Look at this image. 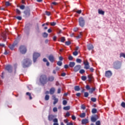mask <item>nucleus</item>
<instances>
[{"mask_svg": "<svg viewBox=\"0 0 125 125\" xmlns=\"http://www.w3.org/2000/svg\"><path fill=\"white\" fill-rule=\"evenodd\" d=\"M31 64H32V61L29 59H25L23 60L22 67L23 68H27V67H29Z\"/></svg>", "mask_w": 125, "mask_h": 125, "instance_id": "f257e3e1", "label": "nucleus"}, {"mask_svg": "<svg viewBox=\"0 0 125 125\" xmlns=\"http://www.w3.org/2000/svg\"><path fill=\"white\" fill-rule=\"evenodd\" d=\"M40 82L42 84H45L47 83V77L45 75H42L40 76Z\"/></svg>", "mask_w": 125, "mask_h": 125, "instance_id": "f03ea898", "label": "nucleus"}, {"mask_svg": "<svg viewBox=\"0 0 125 125\" xmlns=\"http://www.w3.org/2000/svg\"><path fill=\"white\" fill-rule=\"evenodd\" d=\"M121 62L117 61L114 62L113 63V68L118 70V69H121Z\"/></svg>", "mask_w": 125, "mask_h": 125, "instance_id": "7ed1b4c3", "label": "nucleus"}, {"mask_svg": "<svg viewBox=\"0 0 125 125\" xmlns=\"http://www.w3.org/2000/svg\"><path fill=\"white\" fill-rule=\"evenodd\" d=\"M19 50L21 54H25L27 52V48L24 45H21L20 46Z\"/></svg>", "mask_w": 125, "mask_h": 125, "instance_id": "20e7f679", "label": "nucleus"}, {"mask_svg": "<svg viewBox=\"0 0 125 125\" xmlns=\"http://www.w3.org/2000/svg\"><path fill=\"white\" fill-rule=\"evenodd\" d=\"M31 9L29 7H27L25 10L24 11L23 13L25 17H29L31 15Z\"/></svg>", "mask_w": 125, "mask_h": 125, "instance_id": "39448f33", "label": "nucleus"}, {"mask_svg": "<svg viewBox=\"0 0 125 125\" xmlns=\"http://www.w3.org/2000/svg\"><path fill=\"white\" fill-rule=\"evenodd\" d=\"M79 25L81 27H83L84 26V20L82 17L79 19Z\"/></svg>", "mask_w": 125, "mask_h": 125, "instance_id": "423d86ee", "label": "nucleus"}, {"mask_svg": "<svg viewBox=\"0 0 125 125\" xmlns=\"http://www.w3.org/2000/svg\"><path fill=\"white\" fill-rule=\"evenodd\" d=\"M41 56V55L39 53H34L33 54V62L35 63L37 62V60L39 57Z\"/></svg>", "mask_w": 125, "mask_h": 125, "instance_id": "0eeeda50", "label": "nucleus"}, {"mask_svg": "<svg viewBox=\"0 0 125 125\" xmlns=\"http://www.w3.org/2000/svg\"><path fill=\"white\" fill-rule=\"evenodd\" d=\"M99 118L98 117V115L95 114L93 115L91 117V121L92 122V123H95Z\"/></svg>", "mask_w": 125, "mask_h": 125, "instance_id": "6e6552de", "label": "nucleus"}, {"mask_svg": "<svg viewBox=\"0 0 125 125\" xmlns=\"http://www.w3.org/2000/svg\"><path fill=\"white\" fill-rule=\"evenodd\" d=\"M82 68V66L80 64L76 65L73 68L74 72H75L76 73L77 72H79L81 70Z\"/></svg>", "mask_w": 125, "mask_h": 125, "instance_id": "1a4fd4ad", "label": "nucleus"}, {"mask_svg": "<svg viewBox=\"0 0 125 125\" xmlns=\"http://www.w3.org/2000/svg\"><path fill=\"white\" fill-rule=\"evenodd\" d=\"M48 59L51 63H53L55 61V58H54V56L52 54L50 55L48 57Z\"/></svg>", "mask_w": 125, "mask_h": 125, "instance_id": "9d476101", "label": "nucleus"}, {"mask_svg": "<svg viewBox=\"0 0 125 125\" xmlns=\"http://www.w3.org/2000/svg\"><path fill=\"white\" fill-rule=\"evenodd\" d=\"M5 70L8 72V73H12V66L10 65L6 66Z\"/></svg>", "mask_w": 125, "mask_h": 125, "instance_id": "9b49d317", "label": "nucleus"}, {"mask_svg": "<svg viewBox=\"0 0 125 125\" xmlns=\"http://www.w3.org/2000/svg\"><path fill=\"white\" fill-rule=\"evenodd\" d=\"M105 76L106 77V78H110L112 76V72L111 71L108 70L107 71L105 72Z\"/></svg>", "mask_w": 125, "mask_h": 125, "instance_id": "f8f14e48", "label": "nucleus"}, {"mask_svg": "<svg viewBox=\"0 0 125 125\" xmlns=\"http://www.w3.org/2000/svg\"><path fill=\"white\" fill-rule=\"evenodd\" d=\"M54 117V115L52 114L49 115L48 116V120L49 122H51L52 121H53Z\"/></svg>", "mask_w": 125, "mask_h": 125, "instance_id": "ddd939ff", "label": "nucleus"}, {"mask_svg": "<svg viewBox=\"0 0 125 125\" xmlns=\"http://www.w3.org/2000/svg\"><path fill=\"white\" fill-rule=\"evenodd\" d=\"M88 124V120L87 119H83L82 121V125H86Z\"/></svg>", "mask_w": 125, "mask_h": 125, "instance_id": "4468645a", "label": "nucleus"}, {"mask_svg": "<svg viewBox=\"0 0 125 125\" xmlns=\"http://www.w3.org/2000/svg\"><path fill=\"white\" fill-rule=\"evenodd\" d=\"M53 100L54 101L53 102V104L54 105H55L56 103H58V99L56 98L55 96H53Z\"/></svg>", "mask_w": 125, "mask_h": 125, "instance_id": "2eb2a0df", "label": "nucleus"}, {"mask_svg": "<svg viewBox=\"0 0 125 125\" xmlns=\"http://www.w3.org/2000/svg\"><path fill=\"white\" fill-rule=\"evenodd\" d=\"M75 65L76 63H75V62H70L69 63V66L70 67V68H74Z\"/></svg>", "mask_w": 125, "mask_h": 125, "instance_id": "dca6fc26", "label": "nucleus"}, {"mask_svg": "<svg viewBox=\"0 0 125 125\" xmlns=\"http://www.w3.org/2000/svg\"><path fill=\"white\" fill-rule=\"evenodd\" d=\"M87 47L88 50H91L93 49V48H94L93 45L91 44H89L87 45Z\"/></svg>", "mask_w": 125, "mask_h": 125, "instance_id": "f3484780", "label": "nucleus"}, {"mask_svg": "<svg viewBox=\"0 0 125 125\" xmlns=\"http://www.w3.org/2000/svg\"><path fill=\"white\" fill-rule=\"evenodd\" d=\"M54 92H55V88L54 87L51 88L50 89V94H54Z\"/></svg>", "mask_w": 125, "mask_h": 125, "instance_id": "a211bd4d", "label": "nucleus"}, {"mask_svg": "<svg viewBox=\"0 0 125 125\" xmlns=\"http://www.w3.org/2000/svg\"><path fill=\"white\" fill-rule=\"evenodd\" d=\"M17 44H15V43H14L12 45H10L9 46V47L10 49H11V50H13V49H14V47L15 46V45H16Z\"/></svg>", "mask_w": 125, "mask_h": 125, "instance_id": "6ab92c4d", "label": "nucleus"}, {"mask_svg": "<svg viewBox=\"0 0 125 125\" xmlns=\"http://www.w3.org/2000/svg\"><path fill=\"white\" fill-rule=\"evenodd\" d=\"M48 81L49 82H53L54 81V77L53 76H50L48 77Z\"/></svg>", "mask_w": 125, "mask_h": 125, "instance_id": "aec40b11", "label": "nucleus"}, {"mask_svg": "<svg viewBox=\"0 0 125 125\" xmlns=\"http://www.w3.org/2000/svg\"><path fill=\"white\" fill-rule=\"evenodd\" d=\"M2 38H3L4 42H5V41H6V34H5V33H2Z\"/></svg>", "mask_w": 125, "mask_h": 125, "instance_id": "412c9836", "label": "nucleus"}, {"mask_svg": "<svg viewBox=\"0 0 125 125\" xmlns=\"http://www.w3.org/2000/svg\"><path fill=\"white\" fill-rule=\"evenodd\" d=\"M98 13L99 14H101V15H104V14H105V12L102 10H99Z\"/></svg>", "mask_w": 125, "mask_h": 125, "instance_id": "4be33fe9", "label": "nucleus"}, {"mask_svg": "<svg viewBox=\"0 0 125 125\" xmlns=\"http://www.w3.org/2000/svg\"><path fill=\"white\" fill-rule=\"evenodd\" d=\"M87 77H88V81L89 82H91V81H92V78H93L92 75H88Z\"/></svg>", "mask_w": 125, "mask_h": 125, "instance_id": "5701e85b", "label": "nucleus"}, {"mask_svg": "<svg viewBox=\"0 0 125 125\" xmlns=\"http://www.w3.org/2000/svg\"><path fill=\"white\" fill-rule=\"evenodd\" d=\"M81 88H80V86H75L74 87V90L75 91H80V90Z\"/></svg>", "mask_w": 125, "mask_h": 125, "instance_id": "b1692460", "label": "nucleus"}, {"mask_svg": "<svg viewBox=\"0 0 125 125\" xmlns=\"http://www.w3.org/2000/svg\"><path fill=\"white\" fill-rule=\"evenodd\" d=\"M95 87H93L92 88H90V89L89 90V92L91 94L93 93V91H95Z\"/></svg>", "mask_w": 125, "mask_h": 125, "instance_id": "393cba45", "label": "nucleus"}, {"mask_svg": "<svg viewBox=\"0 0 125 125\" xmlns=\"http://www.w3.org/2000/svg\"><path fill=\"white\" fill-rule=\"evenodd\" d=\"M26 95L29 96L30 100H32V99H33V98L32 97V96L31 95V93L27 92L26 93Z\"/></svg>", "mask_w": 125, "mask_h": 125, "instance_id": "a878e982", "label": "nucleus"}, {"mask_svg": "<svg viewBox=\"0 0 125 125\" xmlns=\"http://www.w3.org/2000/svg\"><path fill=\"white\" fill-rule=\"evenodd\" d=\"M80 117L82 118H85V113L83 112V113H81L80 115Z\"/></svg>", "mask_w": 125, "mask_h": 125, "instance_id": "bb28decb", "label": "nucleus"}, {"mask_svg": "<svg viewBox=\"0 0 125 125\" xmlns=\"http://www.w3.org/2000/svg\"><path fill=\"white\" fill-rule=\"evenodd\" d=\"M16 12L17 13V15H21V11L18 9H16Z\"/></svg>", "mask_w": 125, "mask_h": 125, "instance_id": "cd10ccee", "label": "nucleus"}, {"mask_svg": "<svg viewBox=\"0 0 125 125\" xmlns=\"http://www.w3.org/2000/svg\"><path fill=\"white\" fill-rule=\"evenodd\" d=\"M70 106H64L63 107V110H65V111H69V110H70Z\"/></svg>", "mask_w": 125, "mask_h": 125, "instance_id": "c85d7f7f", "label": "nucleus"}, {"mask_svg": "<svg viewBox=\"0 0 125 125\" xmlns=\"http://www.w3.org/2000/svg\"><path fill=\"white\" fill-rule=\"evenodd\" d=\"M91 112L93 114H96L97 113V109L96 108H93Z\"/></svg>", "mask_w": 125, "mask_h": 125, "instance_id": "c756f323", "label": "nucleus"}, {"mask_svg": "<svg viewBox=\"0 0 125 125\" xmlns=\"http://www.w3.org/2000/svg\"><path fill=\"white\" fill-rule=\"evenodd\" d=\"M90 66H89V64L85 65H84V69H85V70H88L90 69Z\"/></svg>", "mask_w": 125, "mask_h": 125, "instance_id": "7c9ffc66", "label": "nucleus"}, {"mask_svg": "<svg viewBox=\"0 0 125 125\" xmlns=\"http://www.w3.org/2000/svg\"><path fill=\"white\" fill-rule=\"evenodd\" d=\"M42 36L44 38H47V37H48V34L46 33V32H44L42 34Z\"/></svg>", "mask_w": 125, "mask_h": 125, "instance_id": "2f4dec72", "label": "nucleus"}, {"mask_svg": "<svg viewBox=\"0 0 125 125\" xmlns=\"http://www.w3.org/2000/svg\"><path fill=\"white\" fill-rule=\"evenodd\" d=\"M45 100L46 101H47L48 100H49V95H46L45 96Z\"/></svg>", "mask_w": 125, "mask_h": 125, "instance_id": "473e14b6", "label": "nucleus"}, {"mask_svg": "<svg viewBox=\"0 0 125 125\" xmlns=\"http://www.w3.org/2000/svg\"><path fill=\"white\" fill-rule=\"evenodd\" d=\"M81 80L82 81H83L84 82V81H86V76H82Z\"/></svg>", "mask_w": 125, "mask_h": 125, "instance_id": "72a5a7b5", "label": "nucleus"}, {"mask_svg": "<svg viewBox=\"0 0 125 125\" xmlns=\"http://www.w3.org/2000/svg\"><path fill=\"white\" fill-rule=\"evenodd\" d=\"M82 36H83L82 33L80 32V35L76 37L77 39H81L82 38Z\"/></svg>", "mask_w": 125, "mask_h": 125, "instance_id": "f704fd0d", "label": "nucleus"}, {"mask_svg": "<svg viewBox=\"0 0 125 125\" xmlns=\"http://www.w3.org/2000/svg\"><path fill=\"white\" fill-rule=\"evenodd\" d=\"M57 64L58 65V66H62V62L59 61L57 62Z\"/></svg>", "mask_w": 125, "mask_h": 125, "instance_id": "c9c22d12", "label": "nucleus"}, {"mask_svg": "<svg viewBox=\"0 0 125 125\" xmlns=\"http://www.w3.org/2000/svg\"><path fill=\"white\" fill-rule=\"evenodd\" d=\"M76 62L77 63H82V60L81 59H76Z\"/></svg>", "mask_w": 125, "mask_h": 125, "instance_id": "e433bc0d", "label": "nucleus"}, {"mask_svg": "<svg viewBox=\"0 0 125 125\" xmlns=\"http://www.w3.org/2000/svg\"><path fill=\"white\" fill-rule=\"evenodd\" d=\"M85 72V71L84 69H81L79 71L80 74H83Z\"/></svg>", "mask_w": 125, "mask_h": 125, "instance_id": "4c0bfd02", "label": "nucleus"}, {"mask_svg": "<svg viewBox=\"0 0 125 125\" xmlns=\"http://www.w3.org/2000/svg\"><path fill=\"white\" fill-rule=\"evenodd\" d=\"M15 18H16L18 20H22V17L21 16L15 17Z\"/></svg>", "mask_w": 125, "mask_h": 125, "instance_id": "58836bf2", "label": "nucleus"}, {"mask_svg": "<svg viewBox=\"0 0 125 125\" xmlns=\"http://www.w3.org/2000/svg\"><path fill=\"white\" fill-rule=\"evenodd\" d=\"M91 101L92 102H96V98H91Z\"/></svg>", "mask_w": 125, "mask_h": 125, "instance_id": "ea45409f", "label": "nucleus"}, {"mask_svg": "<svg viewBox=\"0 0 125 125\" xmlns=\"http://www.w3.org/2000/svg\"><path fill=\"white\" fill-rule=\"evenodd\" d=\"M78 54H79V53L77 51H75L73 53V55H74V56H77V55H78Z\"/></svg>", "mask_w": 125, "mask_h": 125, "instance_id": "a19ab883", "label": "nucleus"}, {"mask_svg": "<svg viewBox=\"0 0 125 125\" xmlns=\"http://www.w3.org/2000/svg\"><path fill=\"white\" fill-rule=\"evenodd\" d=\"M65 37H62L61 39V42H65Z\"/></svg>", "mask_w": 125, "mask_h": 125, "instance_id": "79ce46f5", "label": "nucleus"}, {"mask_svg": "<svg viewBox=\"0 0 125 125\" xmlns=\"http://www.w3.org/2000/svg\"><path fill=\"white\" fill-rule=\"evenodd\" d=\"M52 121L55 123H58V119H57V118H55Z\"/></svg>", "mask_w": 125, "mask_h": 125, "instance_id": "37998d69", "label": "nucleus"}, {"mask_svg": "<svg viewBox=\"0 0 125 125\" xmlns=\"http://www.w3.org/2000/svg\"><path fill=\"white\" fill-rule=\"evenodd\" d=\"M88 95H89V94L87 92H85L84 93V97H88Z\"/></svg>", "mask_w": 125, "mask_h": 125, "instance_id": "c03bdc74", "label": "nucleus"}, {"mask_svg": "<svg viewBox=\"0 0 125 125\" xmlns=\"http://www.w3.org/2000/svg\"><path fill=\"white\" fill-rule=\"evenodd\" d=\"M20 8L21 10L25 9V5H21L20 6Z\"/></svg>", "mask_w": 125, "mask_h": 125, "instance_id": "a18cd8bd", "label": "nucleus"}, {"mask_svg": "<svg viewBox=\"0 0 125 125\" xmlns=\"http://www.w3.org/2000/svg\"><path fill=\"white\" fill-rule=\"evenodd\" d=\"M120 57H124V58H125V54L124 53H122L120 54Z\"/></svg>", "mask_w": 125, "mask_h": 125, "instance_id": "49530a36", "label": "nucleus"}, {"mask_svg": "<svg viewBox=\"0 0 125 125\" xmlns=\"http://www.w3.org/2000/svg\"><path fill=\"white\" fill-rule=\"evenodd\" d=\"M66 45H70V44H71V42L70 41H67V42H65Z\"/></svg>", "mask_w": 125, "mask_h": 125, "instance_id": "de8ad7c7", "label": "nucleus"}, {"mask_svg": "<svg viewBox=\"0 0 125 125\" xmlns=\"http://www.w3.org/2000/svg\"><path fill=\"white\" fill-rule=\"evenodd\" d=\"M85 88L87 90H89L90 89V86H89L88 85H86Z\"/></svg>", "mask_w": 125, "mask_h": 125, "instance_id": "09e8293b", "label": "nucleus"}, {"mask_svg": "<svg viewBox=\"0 0 125 125\" xmlns=\"http://www.w3.org/2000/svg\"><path fill=\"white\" fill-rule=\"evenodd\" d=\"M67 101H66V100H63V101H62V104H63V105H67Z\"/></svg>", "mask_w": 125, "mask_h": 125, "instance_id": "8fccbe9b", "label": "nucleus"}, {"mask_svg": "<svg viewBox=\"0 0 125 125\" xmlns=\"http://www.w3.org/2000/svg\"><path fill=\"white\" fill-rule=\"evenodd\" d=\"M50 25L51 26H55V25H56V22H50Z\"/></svg>", "mask_w": 125, "mask_h": 125, "instance_id": "3c124183", "label": "nucleus"}, {"mask_svg": "<svg viewBox=\"0 0 125 125\" xmlns=\"http://www.w3.org/2000/svg\"><path fill=\"white\" fill-rule=\"evenodd\" d=\"M73 56H69L68 57V60H70V61H72V60H73Z\"/></svg>", "mask_w": 125, "mask_h": 125, "instance_id": "603ef678", "label": "nucleus"}, {"mask_svg": "<svg viewBox=\"0 0 125 125\" xmlns=\"http://www.w3.org/2000/svg\"><path fill=\"white\" fill-rule=\"evenodd\" d=\"M121 106L122 107H123V108H125V102H122L121 103Z\"/></svg>", "mask_w": 125, "mask_h": 125, "instance_id": "864d4df0", "label": "nucleus"}, {"mask_svg": "<svg viewBox=\"0 0 125 125\" xmlns=\"http://www.w3.org/2000/svg\"><path fill=\"white\" fill-rule=\"evenodd\" d=\"M6 6H9L10 5V3L9 1H7L5 2Z\"/></svg>", "mask_w": 125, "mask_h": 125, "instance_id": "5fc2aeb1", "label": "nucleus"}, {"mask_svg": "<svg viewBox=\"0 0 125 125\" xmlns=\"http://www.w3.org/2000/svg\"><path fill=\"white\" fill-rule=\"evenodd\" d=\"M83 64H84V65L85 66V65H89V62H88V61L83 62Z\"/></svg>", "mask_w": 125, "mask_h": 125, "instance_id": "6e6d98bb", "label": "nucleus"}, {"mask_svg": "<svg viewBox=\"0 0 125 125\" xmlns=\"http://www.w3.org/2000/svg\"><path fill=\"white\" fill-rule=\"evenodd\" d=\"M96 125H101V123L100 122V121H98L96 122Z\"/></svg>", "mask_w": 125, "mask_h": 125, "instance_id": "4d7b16f0", "label": "nucleus"}, {"mask_svg": "<svg viewBox=\"0 0 125 125\" xmlns=\"http://www.w3.org/2000/svg\"><path fill=\"white\" fill-rule=\"evenodd\" d=\"M53 112H57V111H58L57 109V107H54L53 109Z\"/></svg>", "mask_w": 125, "mask_h": 125, "instance_id": "13d9d810", "label": "nucleus"}, {"mask_svg": "<svg viewBox=\"0 0 125 125\" xmlns=\"http://www.w3.org/2000/svg\"><path fill=\"white\" fill-rule=\"evenodd\" d=\"M52 4H53V5H58V3L54 1L53 2H52Z\"/></svg>", "mask_w": 125, "mask_h": 125, "instance_id": "bf43d9fd", "label": "nucleus"}, {"mask_svg": "<svg viewBox=\"0 0 125 125\" xmlns=\"http://www.w3.org/2000/svg\"><path fill=\"white\" fill-rule=\"evenodd\" d=\"M45 13H46V15H47V16H50L51 14L49 12L46 11Z\"/></svg>", "mask_w": 125, "mask_h": 125, "instance_id": "052dcab7", "label": "nucleus"}, {"mask_svg": "<svg viewBox=\"0 0 125 125\" xmlns=\"http://www.w3.org/2000/svg\"><path fill=\"white\" fill-rule=\"evenodd\" d=\"M69 64L68 65V64H65L64 66V69H68L69 68Z\"/></svg>", "mask_w": 125, "mask_h": 125, "instance_id": "680f3d73", "label": "nucleus"}, {"mask_svg": "<svg viewBox=\"0 0 125 125\" xmlns=\"http://www.w3.org/2000/svg\"><path fill=\"white\" fill-rule=\"evenodd\" d=\"M76 13H78V14H81L82 13V10L77 11Z\"/></svg>", "mask_w": 125, "mask_h": 125, "instance_id": "e2e57ef3", "label": "nucleus"}, {"mask_svg": "<svg viewBox=\"0 0 125 125\" xmlns=\"http://www.w3.org/2000/svg\"><path fill=\"white\" fill-rule=\"evenodd\" d=\"M4 75V72H2L1 73V78L2 79H4V76H3Z\"/></svg>", "mask_w": 125, "mask_h": 125, "instance_id": "0e129e2a", "label": "nucleus"}, {"mask_svg": "<svg viewBox=\"0 0 125 125\" xmlns=\"http://www.w3.org/2000/svg\"><path fill=\"white\" fill-rule=\"evenodd\" d=\"M90 71H91L92 73H93V72H94V69L93 67H91L90 68Z\"/></svg>", "mask_w": 125, "mask_h": 125, "instance_id": "69168bd1", "label": "nucleus"}, {"mask_svg": "<svg viewBox=\"0 0 125 125\" xmlns=\"http://www.w3.org/2000/svg\"><path fill=\"white\" fill-rule=\"evenodd\" d=\"M62 77H65L66 76V73H62L61 74Z\"/></svg>", "mask_w": 125, "mask_h": 125, "instance_id": "338daca9", "label": "nucleus"}, {"mask_svg": "<svg viewBox=\"0 0 125 125\" xmlns=\"http://www.w3.org/2000/svg\"><path fill=\"white\" fill-rule=\"evenodd\" d=\"M66 125H73V123H68L66 124Z\"/></svg>", "mask_w": 125, "mask_h": 125, "instance_id": "774afa93", "label": "nucleus"}]
</instances>
